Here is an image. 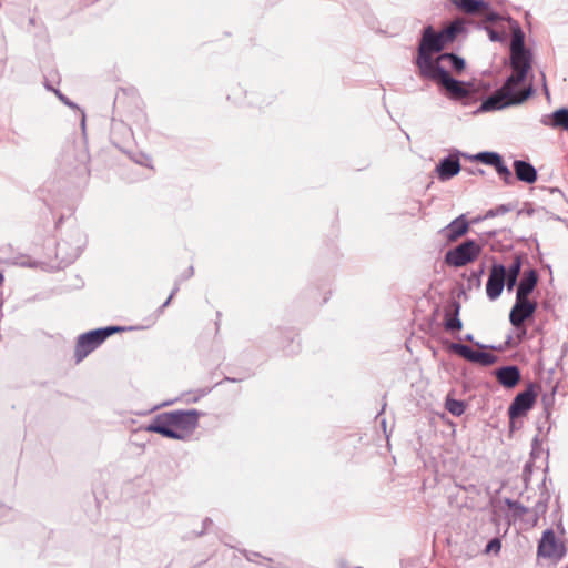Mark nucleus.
Returning <instances> with one entry per match:
<instances>
[{
  "label": "nucleus",
  "mask_w": 568,
  "mask_h": 568,
  "mask_svg": "<svg viewBox=\"0 0 568 568\" xmlns=\"http://www.w3.org/2000/svg\"><path fill=\"white\" fill-rule=\"evenodd\" d=\"M507 22L511 31L509 65L513 73L505 79L500 88L481 101L475 114L521 104L535 93L531 84L525 89L519 88L532 69V51L526 47V36L519 22L510 16H507Z\"/></svg>",
  "instance_id": "obj_1"
},
{
  "label": "nucleus",
  "mask_w": 568,
  "mask_h": 568,
  "mask_svg": "<svg viewBox=\"0 0 568 568\" xmlns=\"http://www.w3.org/2000/svg\"><path fill=\"white\" fill-rule=\"evenodd\" d=\"M434 52L417 48V58L415 60L419 74L424 79L432 80L442 85L446 95L454 102L469 106L478 101V89L474 82L458 80L450 75L449 71L440 64L443 59L439 55L434 59Z\"/></svg>",
  "instance_id": "obj_2"
},
{
  "label": "nucleus",
  "mask_w": 568,
  "mask_h": 568,
  "mask_svg": "<svg viewBox=\"0 0 568 568\" xmlns=\"http://www.w3.org/2000/svg\"><path fill=\"white\" fill-rule=\"evenodd\" d=\"M199 414L195 409L164 412L154 416L145 430L166 438L182 439L197 426Z\"/></svg>",
  "instance_id": "obj_3"
},
{
  "label": "nucleus",
  "mask_w": 568,
  "mask_h": 568,
  "mask_svg": "<svg viewBox=\"0 0 568 568\" xmlns=\"http://www.w3.org/2000/svg\"><path fill=\"white\" fill-rule=\"evenodd\" d=\"M466 32V22L460 18L453 20L438 32L435 31L433 26H427L422 31L418 48L440 53L447 44L454 42L459 34Z\"/></svg>",
  "instance_id": "obj_4"
},
{
  "label": "nucleus",
  "mask_w": 568,
  "mask_h": 568,
  "mask_svg": "<svg viewBox=\"0 0 568 568\" xmlns=\"http://www.w3.org/2000/svg\"><path fill=\"white\" fill-rule=\"evenodd\" d=\"M120 326H106L83 333L78 336L74 347V362L81 363L89 354L95 351L109 336L123 331Z\"/></svg>",
  "instance_id": "obj_5"
},
{
  "label": "nucleus",
  "mask_w": 568,
  "mask_h": 568,
  "mask_svg": "<svg viewBox=\"0 0 568 568\" xmlns=\"http://www.w3.org/2000/svg\"><path fill=\"white\" fill-rule=\"evenodd\" d=\"M483 246L474 239H466L444 255V263L450 267L459 268L476 261Z\"/></svg>",
  "instance_id": "obj_6"
},
{
  "label": "nucleus",
  "mask_w": 568,
  "mask_h": 568,
  "mask_svg": "<svg viewBox=\"0 0 568 568\" xmlns=\"http://www.w3.org/2000/svg\"><path fill=\"white\" fill-rule=\"evenodd\" d=\"M537 396L538 393L536 384L528 383L526 388L523 392H519L508 406L507 414L509 419L525 417L529 410L532 409Z\"/></svg>",
  "instance_id": "obj_7"
},
{
  "label": "nucleus",
  "mask_w": 568,
  "mask_h": 568,
  "mask_svg": "<svg viewBox=\"0 0 568 568\" xmlns=\"http://www.w3.org/2000/svg\"><path fill=\"white\" fill-rule=\"evenodd\" d=\"M447 349L470 363L480 364L484 367L491 366L498 361L496 355L484 351H475L463 343H449Z\"/></svg>",
  "instance_id": "obj_8"
},
{
  "label": "nucleus",
  "mask_w": 568,
  "mask_h": 568,
  "mask_svg": "<svg viewBox=\"0 0 568 568\" xmlns=\"http://www.w3.org/2000/svg\"><path fill=\"white\" fill-rule=\"evenodd\" d=\"M537 307V301L516 296L515 303L509 312L510 324L515 328H519L526 321L534 317Z\"/></svg>",
  "instance_id": "obj_9"
},
{
  "label": "nucleus",
  "mask_w": 568,
  "mask_h": 568,
  "mask_svg": "<svg viewBox=\"0 0 568 568\" xmlns=\"http://www.w3.org/2000/svg\"><path fill=\"white\" fill-rule=\"evenodd\" d=\"M564 545L558 542L552 528H547L538 542L537 555L542 558H556L560 560L565 556Z\"/></svg>",
  "instance_id": "obj_10"
},
{
  "label": "nucleus",
  "mask_w": 568,
  "mask_h": 568,
  "mask_svg": "<svg viewBox=\"0 0 568 568\" xmlns=\"http://www.w3.org/2000/svg\"><path fill=\"white\" fill-rule=\"evenodd\" d=\"M506 266L494 262L486 283V294L490 301H496L503 294L505 287Z\"/></svg>",
  "instance_id": "obj_11"
},
{
  "label": "nucleus",
  "mask_w": 568,
  "mask_h": 568,
  "mask_svg": "<svg viewBox=\"0 0 568 568\" xmlns=\"http://www.w3.org/2000/svg\"><path fill=\"white\" fill-rule=\"evenodd\" d=\"M459 158L460 151L456 150L455 152L449 153L448 155L439 160L435 168V171L440 181H448L456 176L462 171Z\"/></svg>",
  "instance_id": "obj_12"
},
{
  "label": "nucleus",
  "mask_w": 568,
  "mask_h": 568,
  "mask_svg": "<svg viewBox=\"0 0 568 568\" xmlns=\"http://www.w3.org/2000/svg\"><path fill=\"white\" fill-rule=\"evenodd\" d=\"M469 227L470 222L467 220L465 214H460L446 226L442 227L438 233L446 240L447 243H454L466 235L469 231Z\"/></svg>",
  "instance_id": "obj_13"
},
{
  "label": "nucleus",
  "mask_w": 568,
  "mask_h": 568,
  "mask_svg": "<svg viewBox=\"0 0 568 568\" xmlns=\"http://www.w3.org/2000/svg\"><path fill=\"white\" fill-rule=\"evenodd\" d=\"M462 305L459 301L452 297L444 307V328L447 332L455 333L463 328V322L459 317Z\"/></svg>",
  "instance_id": "obj_14"
},
{
  "label": "nucleus",
  "mask_w": 568,
  "mask_h": 568,
  "mask_svg": "<svg viewBox=\"0 0 568 568\" xmlns=\"http://www.w3.org/2000/svg\"><path fill=\"white\" fill-rule=\"evenodd\" d=\"M494 374L498 383L506 389L515 388L521 379V372L517 365L500 366Z\"/></svg>",
  "instance_id": "obj_15"
},
{
  "label": "nucleus",
  "mask_w": 568,
  "mask_h": 568,
  "mask_svg": "<svg viewBox=\"0 0 568 568\" xmlns=\"http://www.w3.org/2000/svg\"><path fill=\"white\" fill-rule=\"evenodd\" d=\"M539 274L536 268L526 270L517 285L516 296L529 298L538 285Z\"/></svg>",
  "instance_id": "obj_16"
},
{
  "label": "nucleus",
  "mask_w": 568,
  "mask_h": 568,
  "mask_svg": "<svg viewBox=\"0 0 568 568\" xmlns=\"http://www.w3.org/2000/svg\"><path fill=\"white\" fill-rule=\"evenodd\" d=\"M516 179L520 182L532 184L538 179L536 168L526 160H515L513 163Z\"/></svg>",
  "instance_id": "obj_17"
},
{
  "label": "nucleus",
  "mask_w": 568,
  "mask_h": 568,
  "mask_svg": "<svg viewBox=\"0 0 568 568\" xmlns=\"http://www.w3.org/2000/svg\"><path fill=\"white\" fill-rule=\"evenodd\" d=\"M456 9L469 14L477 16L485 10L490 9V2L487 0H448Z\"/></svg>",
  "instance_id": "obj_18"
},
{
  "label": "nucleus",
  "mask_w": 568,
  "mask_h": 568,
  "mask_svg": "<svg viewBox=\"0 0 568 568\" xmlns=\"http://www.w3.org/2000/svg\"><path fill=\"white\" fill-rule=\"evenodd\" d=\"M540 122L552 129L568 131V108L561 106L550 114L542 115Z\"/></svg>",
  "instance_id": "obj_19"
},
{
  "label": "nucleus",
  "mask_w": 568,
  "mask_h": 568,
  "mask_svg": "<svg viewBox=\"0 0 568 568\" xmlns=\"http://www.w3.org/2000/svg\"><path fill=\"white\" fill-rule=\"evenodd\" d=\"M439 59H443V61H448L452 70L457 73H462L466 69V60L454 52L440 53Z\"/></svg>",
  "instance_id": "obj_20"
},
{
  "label": "nucleus",
  "mask_w": 568,
  "mask_h": 568,
  "mask_svg": "<svg viewBox=\"0 0 568 568\" xmlns=\"http://www.w3.org/2000/svg\"><path fill=\"white\" fill-rule=\"evenodd\" d=\"M549 497L548 491L541 493L540 499L530 509L532 525H536L539 517L547 511Z\"/></svg>",
  "instance_id": "obj_21"
},
{
  "label": "nucleus",
  "mask_w": 568,
  "mask_h": 568,
  "mask_svg": "<svg viewBox=\"0 0 568 568\" xmlns=\"http://www.w3.org/2000/svg\"><path fill=\"white\" fill-rule=\"evenodd\" d=\"M283 334H284V338L290 341L288 345L283 346V351H284L285 355L291 356V355L297 354L301 349L300 342L295 343V337L297 336V334L291 328L285 329L283 332Z\"/></svg>",
  "instance_id": "obj_22"
},
{
  "label": "nucleus",
  "mask_w": 568,
  "mask_h": 568,
  "mask_svg": "<svg viewBox=\"0 0 568 568\" xmlns=\"http://www.w3.org/2000/svg\"><path fill=\"white\" fill-rule=\"evenodd\" d=\"M525 258H526L525 253H523V252L516 253L511 264L508 267H506L507 275L519 277Z\"/></svg>",
  "instance_id": "obj_23"
},
{
  "label": "nucleus",
  "mask_w": 568,
  "mask_h": 568,
  "mask_svg": "<svg viewBox=\"0 0 568 568\" xmlns=\"http://www.w3.org/2000/svg\"><path fill=\"white\" fill-rule=\"evenodd\" d=\"M505 505L513 510V516L515 518H523L526 514H530V509L524 506L518 500H514L511 498H505Z\"/></svg>",
  "instance_id": "obj_24"
},
{
  "label": "nucleus",
  "mask_w": 568,
  "mask_h": 568,
  "mask_svg": "<svg viewBox=\"0 0 568 568\" xmlns=\"http://www.w3.org/2000/svg\"><path fill=\"white\" fill-rule=\"evenodd\" d=\"M445 406L446 409L456 417L462 416L466 410V403L464 400L450 397H447Z\"/></svg>",
  "instance_id": "obj_25"
},
{
  "label": "nucleus",
  "mask_w": 568,
  "mask_h": 568,
  "mask_svg": "<svg viewBox=\"0 0 568 568\" xmlns=\"http://www.w3.org/2000/svg\"><path fill=\"white\" fill-rule=\"evenodd\" d=\"M515 207H516V204H513V203L500 204V205H498L496 207L489 209L484 214V219H493V217H496V216H499V215H504V214L515 210Z\"/></svg>",
  "instance_id": "obj_26"
},
{
  "label": "nucleus",
  "mask_w": 568,
  "mask_h": 568,
  "mask_svg": "<svg viewBox=\"0 0 568 568\" xmlns=\"http://www.w3.org/2000/svg\"><path fill=\"white\" fill-rule=\"evenodd\" d=\"M478 28L485 30L489 37V40L493 42H504L507 39V33L505 31H497L493 27L485 23L478 24Z\"/></svg>",
  "instance_id": "obj_27"
},
{
  "label": "nucleus",
  "mask_w": 568,
  "mask_h": 568,
  "mask_svg": "<svg viewBox=\"0 0 568 568\" xmlns=\"http://www.w3.org/2000/svg\"><path fill=\"white\" fill-rule=\"evenodd\" d=\"M505 184L511 185L514 183V176L510 169L505 164L504 160L494 168Z\"/></svg>",
  "instance_id": "obj_28"
},
{
  "label": "nucleus",
  "mask_w": 568,
  "mask_h": 568,
  "mask_svg": "<svg viewBox=\"0 0 568 568\" xmlns=\"http://www.w3.org/2000/svg\"><path fill=\"white\" fill-rule=\"evenodd\" d=\"M503 160V156L498 152L483 151L480 163L496 168Z\"/></svg>",
  "instance_id": "obj_29"
},
{
  "label": "nucleus",
  "mask_w": 568,
  "mask_h": 568,
  "mask_svg": "<svg viewBox=\"0 0 568 568\" xmlns=\"http://www.w3.org/2000/svg\"><path fill=\"white\" fill-rule=\"evenodd\" d=\"M486 265L485 263H481L478 268L473 270L468 276V284L469 286L475 285L476 287H480L481 285V277L485 274Z\"/></svg>",
  "instance_id": "obj_30"
},
{
  "label": "nucleus",
  "mask_w": 568,
  "mask_h": 568,
  "mask_svg": "<svg viewBox=\"0 0 568 568\" xmlns=\"http://www.w3.org/2000/svg\"><path fill=\"white\" fill-rule=\"evenodd\" d=\"M192 275H193V266H189V267H187L186 273L182 276V278H181L180 281H178V282L175 283V285H174V287H173V290H172V292H171L170 296H169V297H168V300H166V301L161 305V308L166 307V306L170 304V302H171V300L173 298V296L179 292V290H180V287H179V286H180V282H181V281H183V280L190 278Z\"/></svg>",
  "instance_id": "obj_31"
},
{
  "label": "nucleus",
  "mask_w": 568,
  "mask_h": 568,
  "mask_svg": "<svg viewBox=\"0 0 568 568\" xmlns=\"http://www.w3.org/2000/svg\"><path fill=\"white\" fill-rule=\"evenodd\" d=\"M511 341H513V336L508 335L506 341L504 342V344H499V345H485L483 343H476V346L479 347V348H483V349H493V351H497V352H503L504 349H506L507 347L510 346Z\"/></svg>",
  "instance_id": "obj_32"
},
{
  "label": "nucleus",
  "mask_w": 568,
  "mask_h": 568,
  "mask_svg": "<svg viewBox=\"0 0 568 568\" xmlns=\"http://www.w3.org/2000/svg\"><path fill=\"white\" fill-rule=\"evenodd\" d=\"M484 12L486 13L485 14L486 22L495 23L498 21H507V16L505 17V16L500 14L499 12L493 10L491 8L488 10H485Z\"/></svg>",
  "instance_id": "obj_33"
},
{
  "label": "nucleus",
  "mask_w": 568,
  "mask_h": 568,
  "mask_svg": "<svg viewBox=\"0 0 568 568\" xmlns=\"http://www.w3.org/2000/svg\"><path fill=\"white\" fill-rule=\"evenodd\" d=\"M542 454V448L539 442L538 436H535L531 442V452H530V459L535 460Z\"/></svg>",
  "instance_id": "obj_34"
},
{
  "label": "nucleus",
  "mask_w": 568,
  "mask_h": 568,
  "mask_svg": "<svg viewBox=\"0 0 568 568\" xmlns=\"http://www.w3.org/2000/svg\"><path fill=\"white\" fill-rule=\"evenodd\" d=\"M500 548H501V540L497 537H494L487 542V545L485 547V552H487V554L499 552Z\"/></svg>",
  "instance_id": "obj_35"
},
{
  "label": "nucleus",
  "mask_w": 568,
  "mask_h": 568,
  "mask_svg": "<svg viewBox=\"0 0 568 568\" xmlns=\"http://www.w3.org/2000/svg\"><path fill=\"white\" fill-rule=\"evenodd\" d=\"M541 402L544 404L545 415H546V417H549V415H550V406L552 405V402H554V394H550V395L545 394V395H542Z\"/></svg>",
  "instance_id": "obj_36"
},
{
  "label": "nucleus",
  "mask_w": 568,
  "mask_h": 568,
  "mask_svg": "<svg viewBox=\"0 0 568 568\" xmlns=\"http://www.w3.org/2000/svg\"><path fill=\"white\" fill-rule=\"evenodd\" d=\"M136 163L145 168L153 169V160L150 155L141 153L135 160Z\"/></svg>",
  "instance_id": "obj_37"
},
{
  "label": "nucleus",
  "mask_w": 568,
  "mask_h": 568,
  "mask_svg": "<svg viewBox=\"0 0 568 568\" xmlns=\"http://www.w3.org/2000/svg\"><path fill=\"white\" fill-rule=\"evenodd\" d=\"M518 283H519L518 277H516V276H509V275H507V274L505 275V286L507 287V290H508L509 292H510V291H513V288H514L515 286H517V285H518Z\"/></svg>",
  "instance_id": "obj_38"
},
{
  "label": "nucleus",
  "mask_w": 568,
  "mask_h": 568,
  "mask_svg": "<svg viewBox=\"0 0 568 568\" xmlns=\"http://www.w3.org/2000/svg\"><path fill=\"white\" fill-rule=\"evenodd\" d=\"M54 94L58 97V99L63 102L65 105L70 108H75V104L69 100L68 97H65L59 89L54 90Z\"/></svg>",
  "instance_id": "obj_39"
},
{
  "label": "nucleus",
  "mask_w": 568,
  "mask_h": 568,
  "mask_svg": "<svg viewBox=\"0 0 568 568\" xmlns=\"http://www.w3.org/2000/svg\"><path fill=\"white\" fill-rule=\"evenodd\" d=\"M460 156L468 159L470 161H474V162H481L483 151L478 152L476 154H468V153L460 152Z\"/></svg>",
  "instance_id": "obj_40"
},
{
  "label": "nucleus",
  "mask_w": 568,
  "mask_h": 568,
  "mask_svg": "<svg viewBox=\"0 0 568 568\" xmlns=\"http://www.w3.org/2000/svg\"><path fill=\"white\" fill-rule=\"evenodd\" d=\"M535 213L534 207L530 203H525V207L519 210L517 215L527 214L528 216H531Z\"/></svg>",
  "instance_id": "obj_41"
},
{
  "label": "nucleus",
  "mask_w": 568,
  "mask_h": 568,
  "mask_svg": "<svg viewBox=\"0 0 568 568\" xmlns=\"http://www.w3.org/2000/svg\"><path fill=\"white\" fill-rule=\"evenodd\" d=\"M464 171L467 172L469 175H484L485 171L480 168H464Z\"/></svg>",
  "instance_id": "obj_42"
},
{
  "label": "nucleus",
  "mask_w": 568,
  "mask_h": 568,
  "mask_svg": "<svg viewBox=\"0 0 568 568\" xmlns=\"http://www.w3.org/2000/svg\"><path fill=\"white\" fill-rule=\"evenodd\" d=\"M516 331H517L518 342L520 343L523 341V338L527 335V328L525 326V323L519 328H516Z\"/></svg>",
  "instance_id": "obj_43"
},
{
  "label": "nucleus",
  "mask_w": 568,
  "mask_h": 568,
  "mask_svg": "<svg viewBox=\"0 0 568 568\" xmlns=\"http://www.w3.org/2000/svg\"><path fill=\"white\" fill-rule=\"evenodd\" d=\"M499 230H491V231H487V232H484L481 235H480V239H483V236H487V237H495L499 234Z\"/></svg>",
  "instance_id": "obj_44"
},
{
  "label": "nucleus",
  "mask_w": 568,
  "mask_h": 568,
  "mask_svg": "<svg viewBox=\"0 0 568 568\" xmlns=\"http://www.w3.org/2000/svg\"><path fill=\"white\" fill-rule=\"evenodd\" d=\"M247 375H243V376H240V377H229V376H225L224 377V381L226 382H232V383H236V382H241L243 381L244 378H246Z\"/></svg>",
  "instance_id": "obj_45"
},
{
  "label": "nucleus",
  "mask_w": 568,
  "mask_h": 568,
  "mask_svg": "<svg viewBox=\"0 0 568 568\" xmlns=\"http://www.w3.org/2000/svg\"><path fill=\"white\" fill-rule=\"evenodd\" d=\"M464 341L466 342H469V343H474L476 345L477 342H475L474 339V335L471 333H467L465 336H464Z\"/></svg>",
  "instance_id": "obj_46"
},
{
  "label": "nucleus",
  "mask_w": 568,
  "mask_h": 568,
  "mask_svg": "<svg viewBox=\"0 0 568 568\" xmlns=\"http://www.w3.org/2000/svg\"><path fill=\"white\" fill-rule=\"evenodd\" d=\"M337 566H338V568H348L347 567V562L344 559H339L338 562H337ZM354 568H362V567L357 566V567H354Z\"/></svg>",
  "instance_id": "obj_47"
},
{
  "label": "nucleus",
  "mask_w": 568,
  "mask_h": 568,
  "mask_svg": "<svg viewBox=\"0 0 568 568\" xmlns=\"http://www.w3.org/2000/svg\"><path fill=\"white\" fill-rule=\"evenodd\" d=\"M519 427L516 425V419H509V429L510 432H514L518 429Z\"/></svg>",
  "instance_id": "obj_48"
},
{
  "label": "nucleus",
  "mask_w": 568,
  "mask_h": 568,
  "mask_svg": "<svg viewBox=\"0 0 568 568\" xmlns=\"http://www.w3.org/2000/svg\"><path fill=\"white\" fill-rule=\"evenodd\" d=\"M531 463L532 460L526 463L525 467H524V474L526 475L527 473H531Z\"/></svg>",
  "instance_id": "obj_49"
},
{
  "label": "nucleus",
  "mask_w": 568,
  "mask_h": 568,
  "mask_svg": "<svg viewBox=\"0 0 568 568\" xmlns=\"http://www.w3.org/2000/svg\"><path fill=\"white\" fill-rule=\"evenodd\" d=\"M483 220H485V219H484V215H483V216H476V217H474V219H473L471 221H469V222H470V224H477V223H479V222H480V221H483Z\"/></svg>",
  "instance_id": "obj_50"
},
{
  "label": "nucleus",
  "mask_w": 568,
  "mask_h": 568,
  "mask_svg": "<svg viewBox=\"0 0 568 568\" xmlns=\"http://www.w3.org/2000/svg\"><path fill=\"white\" fill-rule=\"evenodd\" d=\"M44 87L47 90L54 92V90H58L57 88L52 87L51 83H49L47 80L44 82Z\"/></svg>",
  "instance_id": "obj_51"
},
{
  "label": "nucleus",
  "mask_w": 568,
  "mask_h": 568,
  "mask_svg": "<svg viewBox=\"0 0 568 568\" xmlns=\"http://www.w3.org/2000/svg\"><path fill=\"white\" fill-rule=\"evenodd\" d=\"M251 555H252V556H254V557H260V554H257V552H251ZM245 556H246V558H247L250 561H253V560H254V559L250 556V554H247V552H246V555H245Z\"/></svg>",
  "instance_id": "obj_52"
},
{
  "label": "nucleus",
  "mask_w": 568,
  "mask_h": 568,
  "mask_svg": "<svg viewBox=\"0 0 568 568\" xmlns=\"http://www.w3.org/2000/svg\"><path fill=\"white\" fill-rule=\"evenodd\" d=\"M439 314V305H436L433 311V317L435 318Z\"/></svg>",
  "instance_id": "obj_53"
},
{
  "label": "nucleus",
  "mask_w": 568,
  "mask_h": 568,
  "mask_svg": "<svg viewBox=\"0 0 568 568\" xmlns=\"http://www.w3.org/2000/svg\"><path fill=\"white\" fill-rule=\"evenodd\" d=\"M550 192L551 193H558V194L562 195V192L559 189H557V187L550 189Z\"/></svg>",
  "instance_id": "obj_54"
},
{
  "label": "nucleus",
  "mask_w": 568,
  "mask_h": 568,
  "mask_svg": "<svg viewBox=\"0 0 568 568\" xmlns=\"http://www.w3.org/2000/svg\"><path fill=\"white\" fill-rule=\"evenodd\" d=\"M483 88H484L485 90H488V89L490 88V85H489V84H483Z\"/></svg>",
  "instance_id": "obj_55"
},
{
  "label": "nucleus",
  "mask_w": 568,
  "mask_h": 568,
  "mask_svg": "<svg viewBox=\"0 0 568 568\" xmlns=\"http://www.w3.org/2000/svg\"><path fill=\"white\" fill-rule=\"evenodd\" d=\"M222 382H215L214 387L221 386Z\"/></svg>",
  "instance_id": "obj_56"
},
{
  "label": "nucleus",
  "mask_w": 568,
  "mask_h": 568,
  "mask_svg": "<svg viewBox=\"0 0 568 568\" xmlns=\"http://www.w3.org/2000/svg\"><path fill=\"white\" fill-rule=\"evenodd\" d=\"M518 241H520V242H526V241H528V239H526V237H520Z\"/></svg>",
  "instance_id": "obj_57"
},
{
  "label": "nucleus",
  "mask_w": 568,
  "mask_h": 568,
  "mask_svg": "<svg viewBox=\"0 0 568 568\" xmlns=\"http://www.w3.org/2000/svg\"><path fill=\"white\" fill-rule=\"evenodd\" d=\"M532 240L535 241L537 248H539L538 240L537 239H532Z\"/></svg>",
  "instance_id": "obj_58"
},
{
  "label": "nucleus",
  "mask_w": 568,
  "mask_h": 568,
  "mask_svg": "<svg viewBox=\"0 0 568 568\" xmlns=\"http://www.w3.org/2000/svg\"><path fill=\"white\" fill-rule=\"evenodd\" d=\"M277 568H284V567H282V566H277Z\"/></svg>",
  "instance_id": "obj_59"
}]
</instances>
